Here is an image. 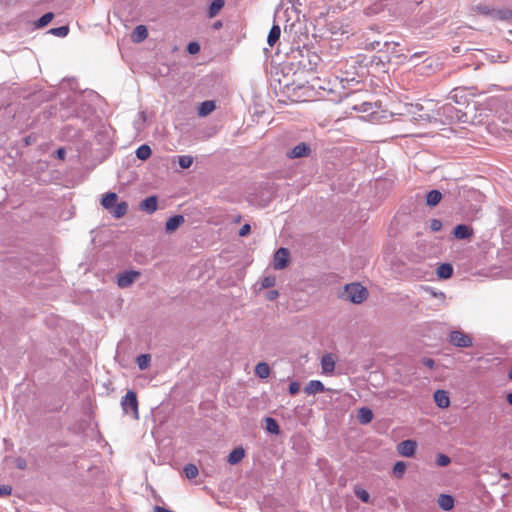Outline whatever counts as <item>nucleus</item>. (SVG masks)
<instances>
[{"instance_id": "3c124183", "label": "nucleus", "mask_w": 512, "mask_h": 512, "mask_svg": "<svg viewBox=\"0 0 512 512\" xmlns=\"http://www.w3.org/2000/svg\"><path fill=\"white\" fill-rule=\"evenodd\" d=\"M16 466L19 469H25L26 468V461L23 458H18L16 460Z\"/></svg>"}, {"instance_id": "5701e85b", "label": "nucleus", "mask_w": 512, "mask_h": 512, "mask_svg": "<svg viewBox=\"0 0 512 512\" xmlns=\"http://www.w3.org/2000/svg\"><path fill=\"white\" fill-rule=\"evenodd\" d=\"M117 200V194L115 192L106 193L101 201L102 206L107 209L109 212L114 207Z\"/></svg>"}, {"instance_id": "de8ad7c7", "label": "nucleus", "mask_w": 512, "mask_h": 512, "mask_svg": "<svg viewBox=\"0 0 512 512\" xmlns=\"http://www.w3.org/2000/svg\"><path fill=\"white\" fill-rule=\"evenodd\" d=\"M461 92L462 91H460L459 89H454L450 93V99L454 100L456 103H461V101L458 99L459 93H461Z\"/></svg>"}, {"instance_id": "f704fd0d", "label": "nucleus", "mask_w": 512, "mask_h": 512, "mask_svg": "<svg viewBox=\"0 0 512 512\" xmlns=\"http://www.w3.org/2000/svg\"><path fill=\"white\" fill-rule=\"evenodd\" d=\"M137 365L141 370H144L148 367L150 363V355L148 354H140L136 359Z\"/></svg>"}, {"instance_id": "c9c22d12", "label": "nucleus", "mask_w": 512, "mask_h": 512, "mask_svg": "<svg viewBox=\"0 0 512 512\" xmlns=\"http://www.w3.org/2000/svg\"><path fill=\"white\" fill-rule=\"evenodd\" d=\"M406 470V464L403 461H397L393 466V472L396 477L401 478Z\"/></svg>"}, {"instance_id": "bb28decb", "label": "nucleus", "mask_w": 512, "mask_h": 512, "mask_svg": "<svg viewBox=\"0 0 512 512\" xmlns=\"http://www.w3.org/2000/svg\"><path fill=\"white\" fill-rule=\"evenodd\" d=\"M255 374L261 378L265 379L270 375V367L266 362H260L255 367Z\"/></svg>"}, {"instance_id": "6e6552de", "label": "nucleus", "mask_w": 512, "mask_h": 512, "mask_svg": "<svg viewBox=\"0 0 512 512\" xmlns=\"http://www.w3.org/2000/svg\"><path fill=\"white\" fill-rule=\"evenodd\" d=\"M442 114L447 117L450 121H463L462 118L465 116L464 113H461L459 110L455 109V107L451 103H447L441 107Z\"/></svg>"}, {"instance_id": "6e6d98bb", "label": "nucleus", "mask_w": 512, "mask_h": 512, "mask_svg": "<svg viewBox=\"0 0 512 512\" xmlns=\"http://www.w3.org/2000/svg\"><path fill=\"white\" fill-rule=\"evenodd\" d=\"M419 117H420V119H421V120H427V119H429V115H428V114H425V115H422V114H421V115H419Z\"/></svg>"}, {"instance_id": "a878e982", "label": "nucleus", "mask_w": 512, "mask_h": 512, "mask_svg": "<svg viewBox=\"0 0 512 512\" xmlns=\"http://www.w3.org/2000/svg\"><path fill=\"white\" fill-rule=\"evenodd\" d=\"M135 154L139 160L145 161L151 156L152 149L149 145L142 144L136 149Z\"/></svg>"}, {"instance_id": "9b49d317", "label": "nucleus", "mask_w": 512, "mask_h": 512, "mask_svg": "<svg viewBox=\"0 0 512 512\" xmlns=\"http://www.w3.org/2000/svg\"><path fill=\"white\" fill-rule=\"evenodd\" d=\"M473 230L466 224H458L453 229V235L456 239L464 240L472 236Z\"/></svg>"}, {"instance_id": "b1692460", "label": "nucleus", "mask_w": 512, "mask_h": 512, "mask_svg": "<svg viewBox=\"0 0 512 512\" xmlns=\"http://www.w3.org/2000/svg\"><path fill=\"white\" fill-rule=\"evenodd\" d=\"M225 1L224 0H213L208 8L207 15L209 18L215 17L219 11L224 7Z\"/></svg>"}, {"instance_id": "aec40b11", "label": "nucleus", "mask_w": 512, "mask_h": 512, "mask_svg": "<svg viewBox=\"0 0 512 512\" xmlns=\"http://www.w3.org/2000/svg\"><path fill=\"white\" fill-rule=\"evenodd\" d=\"M281 35V28L278 24H274L267 36V43L270 47H273L276 42L279 40Z\"/></svg>"}, {"instance_id": "49530a36", "label": "nucleus", "mask_w": 512, "mask_h": 512, "mask_svg": "<svg viewBox=\"0 0 512 512\" xmlns=\"http://www.w3.org/2000/svg\"><path fill=\"white\" fill-rule=\"evenodd\" d=\"M250 230H251L250 225L249 224H244L239 229V236L244 237V236L248 235L250 233Z\"/></svg>"}, {"instance_id": "5fc2aeb1", "label": "nucleus", "mask_w": 512, "mask_h": 512, "mask_svg": "<svg viewBox=\"0 0 512 512\" xmlns=\"http://www.w3.org/2000/svg\"><path fill=\"white\" fill-rule=\"evenodd\" d=\"M213 27H214L215 29H219V28H221V27H222V22H221V21H217V22H215V23L213 24Z\"/></svg>"}, {"instance_id": "2eb2a0df", "label": "nucleus", "mask_w": 512, "mask_h": 512, "mask_svg": "<svg viewBox=\"0 0 512 512\" xmlns=\"http://www.w3.org/2000/svg\"><path fill=\"white\" fill-rule=\"evenodd\" d=\"M184 223V216L183 215H174L170 218H168L167 222H166V225H165V229L167 232H173L175 231L178 227H180L182 224Z\"/></svg>"}, {"instance_id": "f257e3e1", "label": "nucleus", "mask_w": 512, "mask_h": 512, "mask_svg": "<svg viewBox=\"0 0 512 512\" xmlns=\"http://www.w3.org/2000/svg\"><path fill=\"white\" fill-rule=\"evenodd\" d=\"M367 295V289L360 283H351L345 286L344 297L352 303L360 304Z\"/></svg>"}, {"instance_id": "4be33fe9", "label": "nucleus", "mask_w": 512, "mask_h": 512, "mask_svg": "<svg viewBox=\"0 0 512 512\" xmlns=\"http://www.w3.org/2000/svg\"><path fill=\"white\" fill-rule=\"evenodd\" d=\"M438 504L444 511H449L454 507V498L448 494H441L438 498Z\"/></svg>"}, {"instance_id": "20e7f679", "label": "nucleus", "mask_w": 512, "mask_h": 512, "mask_svg": "<svg viewBox=\"0 0 512 512\" xmlns=\"http://www.w3.org/2000/svg\"><path fill=\"white\" fill-rule=\"evenodd\" d=\"M449 342L459 348H468L473 345L472 338L461 330L451 331L449 334Z\"/></svg>"}, {"instance_id": "7c9ffc66", "label": "nucleus", "mask_w": 512, "mask_h": 512, "mask_svg": "<svg viewBox=\"0 0 512 512\" xmlns=\"http://www.w3.org/2000/svg\"><path fill=\"white\" fill-rule=\"evenodd\" d=\"M184 473L188 479H194L198 476L199 471L196 465L190 463L184 467Z\"/></svg>"}, {"instance_id": "603ef678", "label": "nucleus", "mask_w": 512, "mask_h": 512, "mask_svg": "<svg viewBox=\"0 0 512 512\" xmlns=\"http://www.w3.org/2000/svg\"><path fill=\"white\" fill-rule=\"evenodd\" d=\"M154 510H155V512H175L173 510H170V509H167V508L161 507V506H155Z\"/></svg>"}, {"instance_id": "4c0bfd02", "label": "nucleus", "mask_w": 512, "mask_h": 512, "mask_svg": "<svg viewBox=\"0 0 512 512\" xmlns=\"http://www.w3.org/2000/svg\"><path fill=\"white\" fill-rule=\"evenodd\" d=\"M451 462L450 458L442 453L437 454L436 456V464L440 467H445L449 465Z\"/></svg>"}, {"instance_id": "a19ab883", "label": "nucleus", "mask_w": 512, "mask_h": 512, "mask_svg": "<svg viewBox=\"0 0 512 512\" xmlns=\"http://www.w3.org/2000/svg\"><path fill=\"white\" fill-rule=\"evenodd\" d=\"M442 221L439 219H432L430 221V229L433 232H438L442 229Z\"/></svg>"}, {"instance_id": "ddd939ff", "label": "nucleus", "mask_w": 512, "mask_h": 512, "mask_svg": "<svg viewBox=\"0 0 512 512\" xmlns=\"http://www.w3.org/2000/svg\"><path fill=\"white\" fill-rule=\"evenodd\" d=\"M324 391L325 386L320 380H311L304 388V392L308 395H315Z\"/></svg>"}, {"instance_id": "423d86ee", "label": "nucleus", "mask_w": 512, "mask_h": 512, "mask_svg": "<svg viewBox=\"0 0 512 512\" xmlns=\"http://www.w3.org/2000/svg\"><path fill=\"white\" fill-rule=\"evenodd\" d=\"M140 276V273L138 271H135V270H129V271H125L121 274L118 275V278H117V285L120 287V288H127L129 287L135 280L137 277Z\"/></svg>"}, {"instance_id": "c85d7f7f", "label": "nucleus", "mask_w": 512, "mask_h": 512, "mask_svg": "<svg viewBox=\"0 0 512 512\" xmlns=\"http://www.w3.org/2000/svg\"><path fill=\"white\" fill-rule=\"evenodd\" d=\"M265 424H266L265 428L269 433L275 434V435H278L280 433V427L278 425V422L274 418L266 417Z\"/></svg>"}, {"instance_id": "393cba45", "label": "nucleus", "mask_w": 512, "mask_h": 512, "mask_svg": "<svg viewBox=\"0 0 512 512\" xmlns=\"http://www.w3.org/2000/svg\"><path fill=\"white\" fill-rule=\"evenodd\" d=\"M358 419L362 424H368L373 419V412L368 407H361L358 410Z\"/></svg>"}, {"instance_id": "4468645a", "label": "nucleus", "mask_w": 512, "mask_h": 512, "mask_svg": "<svg viewBox=\"0 0 512 512\" xmlns=\"http://www.w3.org/2000/svg\"><path fill=\"white\" fill-rule=\"evenodd\" d=\"M434 401L439 408H447L450 405V399L445 390L435 391Z\"/></svg>"}, {"instance_id": "79ce46f5", "label": "nucleus", "mask_w": 512, "mask_h": 512, "mask_svg": "<svg viewBox=\"0 0 512 512\" xmlns=\"http://www.w3.org/2000/svg\"><path fill=\"white\" fill-rule=\"evenodd\" d=\"M300 390V384L296 381H292L290 384H289V393L291 395H295L299 392Z\"/></svg>"}, {"instance_id": "cd10ccee", "label": "nucleus", "mask_w": 512, "mask_h": 512, "mask_svg": "<svg viewBox=\"0 0 512 512\" xmlns=\"http://www.w3.org/2000/svg\"><path fill=\"white\" fill-rule=\"evenodd\" d=\"M215 109V103L214 101H204L200 104L198 108V114L200 116H207Z\"/></svg>"}, {"instance_id": "72a5a7b5", "label": "nucleus", "mask_w": 512, "mask_h": 512, "mask_svg": "<svg viewBox=\"0 0 512 512\" xmlns=\"http://www.w3.org/2000/svg\"><path fill=\"white\" fill-rule=\"evenodd\" d=\"M193 163V157L189 155L178 156V164L182 169H188Z\"/></svg>"}, {"instance_id": "8fccbe9b", "label": "nucleus", "mask_w": 512, "mask_h": 512, "mask_svg": "<svg viewBox=\"0 0 512 512\" xmlns=\"http://www.w3.org/2000/svg\"><path fill=\"white\" fill-rule=\"evenodd\" d=\"M423 364L428 368H433L435 365V361L432 358H424Z\"/></svg>"}, {"instance_id": "6ab92c4d", "label": "nucleus", "mask_w": 512, "mask_h": 512, "mask_svg": "<svg viewBox=\"0 0 512 512\" xmlns=\"http://www.w3.org/2000/svg\"><path fill=\"white\" fill-rule=\"evenodd\" d=\"M441 199L442 193L437 189H433L429 191L426 195V205L434 207L440 203Z\"/></svg>"}, {"instance_id": "39448f33", "label": "nucleus", "mask_w": 512, "mask_h": 512, "mask_svg": "<svg viewBox=\"0 0 512 512\" xmlns=\"http://www.w3.org/2000/svg\"><path fill=\"white\" fill-rule=\"evenodd\" d=\"M290 252L287 248L280 247L274 253L273 267L276 270H282L287 267L289 263Z\"/></svg>"}, {"instance_id": "f3484780", "label": "nucleus", "mask_w": 512, "mask_h": 512, "mask_svg": "<svg viewBox=\"0 0 512 512\" xmlns=\"http://www.w3.org/2000/svg\"><path fill=\"white\" fill-rule=\"evenodd\" d=\"M128 211V203L126 201H121L118 203H115L114 207L111 209L110 214L116 218L119 219L123 217Z\"/></svg>"}, {"instance_id": "58836bf2", "label": "nucleus", "mask_w": 512, "mask_h": 512, "mask_svg": "<svg viewBox=\"0 0 512 512\" xmlns=\"http://www.w3.org/2000/svg\"><path fill=\"white\" fill-rule=\"evenodd\" d=\"M200 51V44L196 41H192L187 45V52L191 55H195Z\"/></svg>"}, {"instance_id": "1a4fd4ad", "label": "nucleus", "mask_w": 512, "mask_h": 512, "mask_svg": "<svg viewBox=\"0 0 512 512\" xmlns=\"http://www.w3.org/2000/svg\"><path fill=\"white\" fill-rule=\"evenodd\" d=\"M335 358L332 354L327 353L321 358V368L323 374H332L335 370Z\"/></svg>"}, {"instance_id": "473e14b6", "label": "nucleus", "mask_w": 512, "mask_h": 512, "mask_svg": "<svg viewBox=\"0 0 512 512\" xmlns=\"http://www.w3.org/2000/svg\"><path fill=\"white\" fill-rule=\"evenodd\" d=\"M354 493L363 503L371 502L370 494L365 489L356 487Z\"/></svg>"}, {"instance_id": "37998d69", "label": "nucleus", "mask_w": 512, "mask_h": 512, "mask_svg": "<svg viewBox=\"0 0 512 512\" xmlns=\"http://www.w3.org/2000/svg\"><path fill=\"white\" fill-rule=\"evenodd\" d=\"M12 488L9 485H0V497L10 495Z\"/></svg>"}, {"instance_id": "a18cd8bd", "label": "nucleus", "mask_w": 512, "mask_h": 512, "mask_svg": "<svg viewBox=\"0 0 512 512\" xmlns=\"http://www.w3.org/2000/svg\"><path fill=\"white\" fill-rule=\"evenodd\" d=\"M279 296V292L277 290H269L266 293V299L269 301H274Z\"/></svg>"}, {"instance_id": "2f4dec72", "label": "nucleus", "mask_w": 512, "mask_h": 512, "mask_svg": "<svg viewBox=\"0 0 512 512\" xmlns=\"http://www.w3.org/2000/svg\"><path fill=\"white\" fill-rule=\"evenodd\" d=\"M49 33L57 37H65L69 33V27L67 25L51 28Z\"/></svg>"}, {"instance_id": "412c9836", "label": "nucleus", "mask_w": 512, "mask_h": 512, "mask_svg": "<svg viewBox=\"0 0 512 512\" xmlns=\"http://www.w3.org/2000/svg\"><path fill=\"white\" fill-rule=\"evenodd\" d=\"M436 274L440 279H448L453 274V267L449 263H442L438 266Z\"/></svg>"}, {"instance_id": "e433bc0d", "label": "nucleus", "mask_w": 512, "mask_h": 512, "mask_svg": "<svg viewBox=\"0 0 512 512\" xmlns=\"http://www.w3.org/2000/svg\"><path fill=\"white\" fill-rule=\"evenodd\" d=\"M275 283H276L275 276H272V275L265 276L261 280V288H263V289L271 288V287H273L275 285Z\"/></svg>"}, {"instance_id": "f8f14e48", "label": "nucleus", "mask_w": 512, "mask_h": 512, "mask_svg": "<svg viewBox=\"0 0 512 512\" xmlns=\"http://www.w3.org/2000/svg\"><path fill=\"white\" fill-rule=\"evenodd\" d=\"M140 209L148 214H152L157 209V197L148 196L140 203Z\"/></svg>"}, {"instance_id": "a211bd4d", "label": "nucleus", "mask_w": 512, "mask_h": 512, "mask_svg": "<svg viewBox=\"0 0 512 512\" xmlns=\"http://www.w3.org/2000/svg\"><path fill=\"white\" fill-rule=\"evenodd\" d=\"M245 457V450L239 446L234 448L228 455V462L231 465L238 464Z\"/></svg>"}, {"instance_id": "9d476101", "label": "nucleus", "mask_w": 512, "mask_h": 512, "mask_svg": "<svg viewBox=\"0 0 512 512\" xmlns=\"http://www.w3.org/2000/svg\"><path fill=\"white\" fill-rule=\"evenodd\" d=\"M477 11L483 15L492 17L493 19H507L506 11L492 9L486 5H479Z\"/></svg>"}, {"instance_id": "864d4df0", "label": "nucleus", "mask_w": 512, "mask_h": 512, "mask_svg": "<svg viewBox=\"0 0 512 512\" xmlns=\"http://www.w3.org/2000/svg\"><path fill=\"white\" fill-rule=\"evenodd\" d=\"M507 402L512 405V392L508 393L506 396Z\"/></svg>"}, {"instance_id": "f03ea898", "label": "nucleus", "mask_w": 512, "mask_h": 512, "mask_svg": "<svg viewBox=\"0 0 512 512\" xmlns=\"http://www.w3.org/2000/svg\"><path fill=\"white\" fill-rule=\"evenodd\" d=\"M121 406L124 413H131L134 419H139L138 400L134 391L129 390L126 395L122 397Z\"/></svg>"}, {"instance_id": "0eeeda50", "label": "nucleus", "mask_w": 512, "mask_h": 512, "mask_svg": "<svg viewBox=\"0 0 512 512\" xmlns=\"http://www.w3.org/2000/svg\"><path fill=\"white\" fill-rule=\"evenodd\" d=\"M417 443L408 439L401 441L397 446V451L401 456L412 457L415 454Z\"/></svg>"}, {"instance_id": "ea45409f", "label": "nucleus", "mask_w": 512, "mask_h": 512, "mask_svg": "<svg viewBox=\"0 0 512 512\" xmlns=\"http://www.w3.org/2000/svg\"><path fill=\"white\" fill-rule=\"evenodd\" d=\"M338 78L340 79L343 87L346 86L345 84L356 81V78L354 76H350L348 73H342Z\"/></svg>"}, {"instance_id": "dca6fc26", "label": "nucleus", "mask_w": 512, "mask_h": 512, "mask_svg": "<svg viewBox=\"0 0 512 512\" xmlns=\"http://www.w3.org/2000/svg\"><path fill=\"white\" fill-rule=\"evenodd\" d=\"M148 36V31L146 26L144 25H138L135 27V29L132 32L131 38L134 43H141L144 41Z\"/></svg>"}, {"instance_id": "c756f323", "label": "nucleus", "mask_w": 512, "mask_h": 512, "mask_svg": "<svg viewBox=\"0 0 512 512\" xmlns=\"http://www.w3.org/2000/svg\"><path fill=\"white\" fill-rule=\"evenodd\" d=\"M53 18H54V14L52 12H47V13L43 14L35 22V27L36 28H43V27L47 26L52 21Z\"/></svg>"}, {"instance_id": "7ed1b4c3", "label": "nucleus", "mask_w": 512, "mask_h": 512, "mask_svg": "<svg viewBox=\"0 0 512 512\" xmlns=\"http://www.w3.org/2000/svg\"><path fill=\"white\" fill-rule=\"evenodd\" d=\"M313 149L311 144L306 142H300L296 144L294 147L288 149L285 153L288 159H298L309 157L312 153Z\"/></svg>"}, {"instance_id": "09e8293b", "label": "nucleus", "mask_w": 512, "mask_h": 512, "mask_svg": "<svg viewBox=\"0 0 512 512\" xmlns=\"http://www.w3.org/2000/svg\"><path fill=\"white\" fill-rule=\"evenodd\" d=\"M65 156H66V150L61 147L59 149H57L56 151V157L60 160H64L65 159Z\"/></svg>"}, {"instance_id": "4d7b16f0", "label": "nucleus", "mask_w": 512, "mask_h": 512, "mask_svg": "<svg viewBox=\"0 0 512 512\" xmlns=\"http://www.w3.org/2000/svg\"><path fill=\"white\" fill-rule=\"evenodd\" d=\"M422 54H423V52H417V53H414L412 55V57L418 58V57H421Z\"/></svg>"}, {"instance_id": "c03bdc74", "label": "nucleus", "mask_w": 512, "mask_h": 512, "mask_svg": "<svg viewBox=\"0 0 512 512\" xmlns=\"http://www.w3.org/2000/svg\"><path fill=\"white\" fill-rule=\"evenodd\" d=\"M427 291L430 292V294L435 298H438L442 301L445 299V294L441 291L437 292L432 288H428Z\"/></svg>"}]
</instances>
